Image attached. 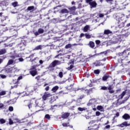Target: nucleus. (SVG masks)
I'll use <instances>...</instances> for the list:
<instances>
[{
	"label": "nucleus",
	"instance_id": "nucleus-1",
	"mask_svg": "<svg viewBox=\"0 0 130 130\" xmlns=\"http://www.w3.org/2000/svg\"><path fill=\"white\" fill-rule=\"evenodd\" d=\"M4 71L6 74H16V73H18L20 71L17 67H11L8 65L5 68Z\"/></svg>",
	"mask_w": 130,
	"mask_h": 130
},
{
	"label": "nucleus",
	"instance_id": "nucleus-2",
	"mask_svg": "<svg viewBox=\"0 0 130 130\" xmlns=\"http://www.w3.org/2000/svg\"><path fill=\"white\" fill-rule=\"evenodd\" d=\"M118 55L121 56L122 60H124V59L128 57L129 52H128L127 50H124L123 52L118 53Z\"/></svg>",
	"mask_w": 130,
	"mask_h": 130
},
{
	"label": "nucleus",
	"instance_id": "nucleus-3",
	"mask_svg": "<svg viewBox=\"0 0 130 130\" xmlns=\"http://www.w3.org/2000/svg\"><path fill=\"white\" fill-rule=\"evenodd\" d=\"M61 64V61L57 60H55L49 65V68H55L56 66Z\"/></svg>",
	"mask_w": 130,
	"mask_h": 130
},
{
	"label": "nucleus",
	"instance_id": "nucleus-4",
	"mask_svg": "<svg viewBox=\"0 0 130 130\" xmlns=\"http://www.w3.org/2000/svg\"><path fill=\"white\" fill-rule=\"evenodd\" d=\"M51 96L52 95L50 93L45 92L44 94L42 96L43 101H46V100H47V98H49V97H51Z\"/></svg>",
	"mask_w": 130,
	"mask_h": 130
},
{
	"label": "nucleus",
	"instance_id": "nucleus-5",
	"mask_svg": "<svg viewBox=\"0 0 130 130\" xmlns=\"http://www.w3.org/2000/svg\"><path fill=\"white\" fill-rule=\"evenodd\" d=\"M70 115H71V113L65 112L61 114V117L62 119H68L70 117Z\"/></svg>",
	"mask_w": 130,
	"mask_h": 130
},
{
	"label": "nucleus",
	"instance_id": "nucleus-6",
	"mask_svg": "<svg viewBox=\"0 0 130 130\" xmlns=\"http://www.w3.org/2000/svg\"><path fill=\"white\" fill-rule=\"evenodd\" d=\"M116 20L117 21V19H118L117 21V23L118 24V26L121 28V27H123V21H122V18H118V17H116Z\"/></svg>",
	"mask_w": 130,
	"mask_h": 130
},
{
	"label": "nucleus",
	"instance_id": "nucleus-7",
	"mask_svg": "<svg viewBox=\"0 0 130 130\" xmlns=\"http://www.w3.org/2000/svg\"><path fill=\"white\" fill-rule=\"evenodd\" d=\"M23 79V76H19L17 80H14L13 83L14 84H16L17 85L15 86V88H17L18 87V84H19V81L20 80H22Z\"/></svg>",
	"mask_w": 130,
	"mask_h": 130
},
{
	"label": "nucleus",
	"instance_id": "nucleus-8",
	"mask_svg": "<svg viewBox=\"0 0 130 130\" xmlns=\"http://www.w3.org/2000/svg\"><path fill=\"white\" fill-rule=\"evenodd\" d=\"M130 126V124L128 123L127 121H125L120 124V127H124V126L126 127V126Z\"/></svg>",
	"mask_w": 130,
	"mask_h": 130
},
{
	"label": "nucleus",
	"instance_id": "nucleus-9",
	"mask_svg": "<svg viewBox=\"0 0 130 130\" xmlns=\"http://www.w3.org/2000/svg\"><path fill=\"white\" fill-rule=\"evenodd\" d=\"M110 77V75H104L102 77V81L104 82H107V80H108Z\"/></svg>",
	"mask_w": 130,
	"mask_h": 130
},
{
	"label": "nucleus",
	"instance_id": "nucleus-10",
	"mask_svg": "<svg viewBox=\"0 0 130 130\" xmlns=\"http://www.w3.org/2000/svg\"><path fill=\"white\" fill-rule=\"evenodd\" d=\"M123 119H124L125 120H128V119H130V116L128 114L125 113L122 116Z\"/></svg>",
	"mask_w": 130,
	"mask_h": 130
},
{
	"label": "nucleus",
	"instance_id": "nucleus-11",
	"mask_svg": "<svg viewBox=\"0 0 130 130\" xmlns=\"http://www.w3.org/2000/svg\"><path fill=\"white\" fill-rule=\"evenodd\" d=\"M29 74H30L32 77H35V76L37 75V69H35V70H31L29 72Z\"/></svg>",
	"mask_w": 130,
	"mask_h": 130
},
{
	"label": "nucleus",
	"instance_id": "nucleus-12",
	"mask_svg": "<svg viewBox=\"0 0 130 130\" xmlns=\"http://www.w3.org/2000/svg\"><path fill=\"white\" fill-rule=\"evenodd\" d=\"M108 90H109V93L110 94H113L114 93V90H112V85H111L108 86Z\"/></svg>",
	"mask_w": 130,
	"mask_h": 130
},
{
	"label": "nucleus",
	"instance_id": "nucleus-13",
	"mask_svg": "<svg viewBox=\"0 0 130 130\" xmlns=\"http://www.w3.org/2000/svg\"><path fill=\"white\" fill-rule=\"evenodd\" d=\"M60 14H69V12L68 9L64 8L61 10L59 12Z\"/></svg>",
	"mask_w": 130,
	"mask_h": 130
},
{
	"label": "nucleus",
	"instance_id": "nucleus-14",
	"mask_svg": "<svg viewBox=\"0 0 130 130\" xmlns=\"http://www.w3.org/2000/svg\"><path fill=\"white\" fill-rule=\"evenodd\" d=\"M89 5L91 8H96V7H97V3L95 1H92Z\"/></svg>",
	"mask_w": 130,
	"mask_h": 130
},
{
	"label": "nucleus",
	"instance_id": "nucleus-15",
	"mask_svg": "<svg viewBox=\"0 0 130 130\" xmlns=\"http://www.w3.org/2000/svg\"><path fill=\"white\" fill-rule=\"evenodd\" d=\"M89 46L90 48H94L95 47V43L93 41H90L89 43Z\"/></svg>",
	"mask_w": 130,
	"mask_h": 130
},
{
	"label": "nucleus",
	"instance_id": "nucleus-16",
	"mask_svg": "<svg viewBox=\"0 0 130 130\" xmlns=\"http://www.w3.org/2000/svg\"><path fill=\"white\" fill-rule=\"evenodd\" d=\"M92 101V100H90L89 102L87 104V106H91V107L93 108V107H95V104H94L93 103L91 102Z\"/></svg>",
	"mask_w": 130,
	"mask_h": 130
},
{
	"label": "nucleus",
	"instance_id": "nucleus-17",
	"mask_svg": "<svg viewBox=\"0 0 130 130\" xmlns=\"http://www.w3.org/2000/svg\"><path fill=\"white\" fill-rule=\"evenodd\" d=\"M58 86H55L52 88L51 91H52L53 93H55V92L58 90Z\"/></svg>",
	"mask_w": 130,
	"mask_h": 130
},
{
	"label": "nucleus",
	"instance_id": "nucleus-18",
	"mask_svg": "<svg viewBox=\"0 0 130 130\" xmlns=\"http://www.w3.org/2000/svg\"><path fill=\"white\" fill-rule=\"evenodd\" d=\"M104 34L105 35H108L109 34H112V31H110L109 29H106L104 31Z\"/></svg>",
	"mask_w": 130,
	"mask_h": 130
},
{
	"label": "nucleus",
	"instance_id": "nucleus-19",
	"mask_svg": "<svg viewBox=\"0 0 130 130\" xmlns=\"http://www.w3.org/2000/svg\"><path fill=\"white\" fill-rule=\"evenodd\" d=\"M7 53V50L6 49H2L0 50V55H3Z\"/></svg>",
	"mask_w": 130,
	"mask_h": 130
},
{
	"label": "nucleus",
	"instance_id": "nucleus-20",
	"mask_svg": "<svg viewBox=\"0 0 130 130\" xmlns=\"http://www.w3.org/2000/svg\"><path fill=\"white\" fill-rule=\"evenodd\" d=\"M35 7L34 6H29L27 8V11H34Z\"/></svg>",
	"mask_w": 130,
	"mask_h": 130
},
{
	"label": "nucleus",
	"instance_id": "nucleus-21",
	"mask_svg": "<svg viewBox=\"0 0 130 130\" xmlns=\"http://www.w3.org/2000/svg\"><path fill=\"white\" fill-rule=\"evenodd\" d=\"M125 94H126V92L123 91L122 93L119 95V99H122V98H123V96H124V95H125Z\"/></svg>",
	"mask_w": 130,
	"mask_h": 130
},
{
	"label": "nucleus",
	"instance_id": "nucleus-22",
	"mask_svg": "<svg viewBox=\"0 0 130 130\" xmlns=\"http://www.w3.org/2000/svg\"><path fill=\"white\" fill-rule=\"evenodd\" d=\"M90 28V26L89 25H86L85 26H84V32H88V30H89Z\"/></svg>",
	"mask_w": 130,
	"mask_h": 130
},
{
	"label": "nucleus",
	"instance_id": "nucleus-23",
	"mask_svg": "<svg viewBox=\"0 0 130 130\" xmlns=\"http://www.w3.org/2000/svg\"><path fill=\"white\" fill-rule=\"evenodd\" d=\"M62 126H63L64 127H68V126H70V122H64L62 124Z\"/></svg>",
	"mask_w": 130,
	"mask_h": 130
},
{
	"label": "nucleus",
	"instance_id": "nucleus-24",
	"mask_svg": "<svg viewBox=\"0 0 130 130\" xmlns=\"http://www.w3.org/2000/svg\"><path fill=\"white\" fill-rule=\"evenodd\" d=\"M41 49H42V46L39 45L34 49V50H41Z\"/></svg>",
	"mask_w": 130,
	"mask_h": 130
},
{
	"label": "nucleus",
	"instance_id": "nucleus-25",
	"mask_svg": "<svg viewBox=\"0 0 130 130\" xmlns=\"http://www.w3.org/2000/svg\"><path fill=\"white\" fill-rule=\"evenodd\" d=\"M13 63H14V60L10 59V60H9L7 66H11V64H13Z\"/></svg>",
	"mask_w": 130,
	"mask_h": 130
},
{
	"label": "nucleus",
	"instance_id": "nucleus-26",
	"mask_svg": "<svg viewBox=\"0 0 130 130\" xmlns=\"http://www.w3.org/2000/svg\"><path fill=\"white\" fill-rule=\"evenodd\" d=\"M78 110H79V111H85V110H87V108L79 107Z\"/></svg>",
	"mask_w": 130,
	"mask_h": 130
},
{
	"label": "nucleus",
	"instance_id": "nucleus-27",
	"mask_svg": "<svg viewBox=\"0 0 130 130\" xmlns=\"http://www.w3.org/2000/svg\"><path fill=\"white\" fill-rule=\"evenodd\" d=\"M69 10H70L71 12H75V11H76V7L73 6L72 7H71L69 8Z\"/></svg>",
	"mask_w": 130,
	"mask_h": 130
},
{
	"label": "nucleus",
	"instance_id": "nucleus-28",
	"mask_svg": "<svg viewBox=\"0 0 130 130\" xmlns=\"http://www.w3.org/2000/svg\"><path fill=\"white\" fill-rule=\"evenodd\" d=\"M94 74H95V75H99L100 74V70L97 69L93 71Z\"/></svg>",
	"mask_w": 130,
	"mask_h": 130
},
{
	"label": "nucleus",
	"instance_id": "nucleus-29",
	"mask_svg": "<svg viewBox=\"0 0 130 130\" xmlns=\"http://www.w3.org/2000/svg\"><path fill=\"white\" fill-rule=\"evenodd\" d=\"M98 110H99L100 111H101L102 109H104V108L102 106H98L96 107Z\"/></svg>",
	"mask_w": 130,
	"mask_h": 130
},
{
	"label": "nucleus",
	"instance_id": "nucleus-30",
	"mask_svg": "<svg viewBox=\"0 0 130 130\" xmlns=\"http://www.w3.org/2000/svg\"><path fill=\"white\" fill-rule=\"evenodd\" d=\"M38 32L39 33V34H42L43 33H44V29H43L41 28H39Z\"/></svg>",
	"mask_w": 130,
	"mask_h": 130
},
{
	"label": "nucleus",
	"instance_id": "nucleus-31",
	"mask_svg": "<svg viewBox=\"0 0 130 130\" xmlns=\"http://www.w3.org/2000/svg\"><path fill=\"white\" fill-rule=\"evenodd\" d=\"M12 5L14 8H16V7H18V2H14L12 3Z\"/></svg>",
	"mask_w": 130,
	"mask_h": 130
},
{
	"label": "nucleus",
	"instance_id": "nucleus-32",
	"mask_svg": "<svg viewBox=\"0 0 130 130\" xmlns=\"http://www.w3.org/2000/svg\"><path fill=\"white\" fill-rule=\"evenodd\" d=\"M6 94H7V91H2L0 92V97L1 96H4V95H6Z\"/></svg>",
	"mask_w": 130,
	"mask_h": 130
},
{
	"label": "nucleus",
	"instance_id": "nucleus-33",
	"mask_svg": "<svg viewBox=\"0 0 130 130\" xmlns=\"http://www.w3.org/2000/svg\"><path fill=\"white\" fill-rule=\"evenodd\" d=\"M100 66H104V64L100 62V61H98L97 63H95V67H100Z\"/></svg>",
	"mask_w": 130,
	"mask_h": 130
},
{
	"label": "nucleus",
	"instance_id": "nucleus-34",
	"mask_svg": "<svg viewBox=\"0 0 130 130\" xmlns=\"http://www.w3.org/2000/svg\"><path fill=\"white\" fill-rule=\"evenodd\" d=\"M45 118L48 119V120H49L51 118L50 115H49V114H46L45 116Z\"/></svg>",
	"mask_w": 130,
	"mask_h": 130
},
{
	"label": "nucleus",
	"instance_id": "nucleus-35",
	"mask_svg": "<svg viewBox=\"0 0 130 130\" xmlns=\"http://www.w3.org/2000/svg\"><path fill=\"white\" fill-rule=\"evenodd\" d=\"M101 90L105 91L106 90H108V87L105 86H101Z\"/></svg>",
	"mask_w": 130,
	"mask_h": 130
},
{
	"label": "nucleus",
	"instance_id": "nucleus-36",
	"mask_svg": "<svg viewBox=\"0 0 130 130\" xmlns=\"http://www.w3.org/2000/svg\"><path fill=\"white\" fill-rule=\"evenodd\" d=\"M71 47H72V45L71 44H68L66 45L65 46V48H66V49L71 48Z\"/></svg>",
	"mask_w": 130,
	"mask_h": 130
},
{
	"label": "nucleus",
	"instance_id": "nucleus-37",
	"mask_svg": "<svg viewBox=\"0 0 130 130\" xmlns=\"http://www.w3.org/2000/svg\"><path fill=\"white\" fill-rule=\"evenodd\" d=\"M59 77L61 79L63 77V73L62 72H60L58 74Z\"/></svg>",
	"mask_w": 130,
	"mask_h": 130
},
{
	"label": "nucleus",
	"instance_id": "nucleus-38",
	"mask_svg": "<svg viewBox=\"0 0 130 130\" xmlns=\"http://www.w3.org/2000/svg\"><path fill=\"white\" fill-rule=\"evenodd\" d=\"M85 36L87 39H90V38H91V35L88 34H85Z\"/></svg>",
	"mask_w": 130,
	"mask_h": 130
},
{
	"label": "nucleus",
	"instance_id": "nucleus-39",
	"mask_svg": "<svg viewBox=\"0 0 130 130\" xmlns=\"http://www.w3.org/2000/svg\"><path fill=\"white\" fill-rule=\"evenodd\" d=\"M0 122H1V124H4V123H6V120H5L4 119H1Z\"/></svg>",
	"mask_w": 130,
	"mask_h": 130
},
{
	"label": "nucleus",
	"instance_id": "nucleus-40",
	"mask_svg": "<svg viewBox=\"0 0 130 130\" xmlns=\"http://www.w3.org/2000/svg\"><path fill=\"white\" fill-rule=\"evenodd\" d=\"M74 68V65H70V67L68 68V71H71V70H72V69Z\"/></svg>",
	"mask_w": 130,
	"mask_h": 130
},
{
	"label": "nucleus",
	"instance_id": "nucleus-41",
	"mask_svg": "<svg viewBox=\"0 0 130 130\" xmlns=\"http://www.w3.org/2000/svg\"><path fill=\"white\" fill-rule=\"evenodd\" d=\"M100 43H101V41H100V40H95V44H96V45H99Z\"/></svg>",
	"mask_w": 130,
	"mask_h": 130
},
{
	"label": "nucleus",
	"instance_id": "nucleus-42",
	"mask_svg": "<svg viewBox=\"0 0 130 130\" xmlns=\"http://www.w3.org/2000/svg\"><path fill=\"white\" fill-rule=\"evenodd\" d=\"M86 3L87 4H88V5H90L92 2H93V0H85Z\"/></svg>",
	"mask_w": 130,
	"mask_h": 130
},
{
	"label": "nucleus",
	"instance_id": "nucleus-43",
	"mask_svg": "<svg viewBox=\"0 0 130 130\" xmlns=\"http://www.w3.org/2000/svg\"><path fill=\"white\" fill-rule=\"evenodd\" d=\"M101 115V113L100 112H99V111H96V112H95V115H96V116H99L100 115Z\"/></svg>",
	"mask_w": 130,
	"mask_h": 130
},
{
	"label": "nucleus",
	"instance_id": "nucleus-44",
	"mask_svg": "<svg viewBox=\"0 0 130 130\" xmlns=\"http://www.w3.org/2000/svg\"><path fill=\"white\" fill-rule=\"evenodd\" d=\"M9 111H14V108L12 106H10L9 107Z\"/></svg>",
	"mask_w": 130,
	"mask_h": 130
},
{
	"label": "nucleus",
	"instance_id": "nucleus-45",
	"mask_svg": "<svg viewBox=\"0 0 130 130\" xmlns=\"http://www.w3.org/2000/svg\"><path fill=\"white\" fill-rule=\"evenodd\" d=\"M27 106H28L29 109H30V108H31V107H32V103H31V102H29V104L27 105Z\"/></svg>",
	"mask_w": 130,
	"mask_h": 130
},
{
	"label": "nucleus",
	"instance_id": "nucleus-46",
	"mask_svg": "<svg viewBox=\"0 0 130 130\" xmlns=\"http://www.w3.org/2000/svg\"><path fill=\"white\" fill-rule=\"evenodd\" d=\"M0 77L1 78H2V79H6V78H7V76L6 75H4L3 74H1L0 75Z\"/></svg>",
	"mask_w": 130,
	"mask_h": 130
},
{
	"label": "nucleus",
	"instance_id": "nucleus-47",
	"mask_svg": "<svg viewBox=\"0 0 130 130\" xmlns=\"http://www.w3.org/2000/svg\"><path fill=\"white\" fill-rule=\"evenodd\" d=\"M6 17H3L2 18H1V22L2 23H3V22L4 21H6Z\"/></svg>",
	"mask_w": 130,
	"mask_h": 130
},
{
	"label": "nucleus",
	"instance_id": "nucleus-48",
	"mask_svg": "<svg viewBox=\"0 0 130 130\" xmlns=\"http://www.w3.org/2000/svg\"><path fill=\"white\" fill-rule=\"evenodd\" d=\"M61 55H62V53H59V54H57V55H56L55 56V58H57V57H58V56H61Z\"/></svg>",
	"mask_w": 130,
	"mask_h": 130
},
{
	"label": "nucleus",
	"instance_id": "nucleus-49",
	"mask_svg": "<svg viewBox=\"0 0 130 130\" xmlns=\"http://www.w3.org/2000/svg\"><path fill=\"white\" fill-rule=\"evenodd\" d=\"M34 35H35V36H38V35H39V31H36L34 33Z\"/></svg>",
	"mask_w": 130,
	"mask_h": 130
},
{
	"label": "nucleus",
	"instance_id": "nucleus-50",
	"mask_svg": "<svg viewBox=\"0 0 130 130\" xmlns=\"http://www.w3.org/2000/svg\"><path fill=\"white\" fill-rule=\"evenodd\" d=\"M99 17L100 18H103V17H104V14L100 13L99 15Z\"/></svg>",
	"mask_w": 130,
	"mask_h": 130
},
{
	"label": "nucleus",
	"instance_id": "nucleus-51",
	"mask_svg": "<svg viewBox=\"0 0 130 130\" xmlns=\"http://www.w3.org/2000/svg\"><path fill=\"white\" fill-rule=\"evenodd\" d=\"M13 123H14V122H13L12 119H9V124H13Z\"/></svg>",
	"mask_w": 130,
	"mask_h": 130
},
{
	"label": "nucleus",
	"instance_id": "nucleus-52",
	"mask_svg": "<svg viewBox=\"0 0 130 130\" xmlns=\"http://www.w3.org/2000/svg\"><path fill=\"white\" fill-rule=\"evenodd\" d=\"M115 117H118V116H119V112H117L115 115Z\"/></svg>",
	"mask_w": 130,
	"mask_h": 130
},
{
	"label": "nucleus",
	"instance_id": "nucleus-53",
	"mask_svg": "<svg viewBox=\"0 0 130 130\" xmlns=\"http://www.w3.org/2000/svg\"><path fill=\"white\" fill-rule=\"evenodd\" d=\"M74 62H75V61H74V60H71L70 61V64H74Z\"/></svg>",
	"mask_w": 130,
	"mask_h": 130
},
{
	"label": "nucleus",
	"instance_id": "nucleus-54",
	"mask_svg": "<svg viewBox=\"0 0 130 130\" xmlns=\"http://www.w3.org/2000/svg\"><path fill=\"white\" fill-rule=\"evenodd\" d=\"M35 102L37 106H39V102H38V101H35Z\"/></svg>",
	"mask_w": 130,
	"mask_h": 130
},
{
	"label": "nucleus",
	"instance_id": "nucleus-55",
	"mask_svg": "<svg viewBox=\"0 0 130 130\" xmlns=\"http://www.w3.org/2000/svg\"><path fill=\"white\" fill-rule=\"evenodd\" d=\"M3 107H5L4 104L0 103V108H3Z\"/></svg>",
	"mask_w": 130,
	"mask_h": 130
},
{
	"label": "nucleus",
	"instance_id": "nucleus-56",
	"mask_svg": "<svg viewBox=\"0 0 130 130\" xmlns=\"http://www.w3.org/2000/svg\"><path fill=\"white\" fill-rule=\"evenodd\" d=\"M18 60L20 62L24 61V59L23 58H18Z\"/></svg>",
	"mask_w": 130,
	"mask_h": 130
},
{
	"label": "nucleus",
	"instance_id": "nucleus-57",
	"mask_svg": "<svg viewBox=\"0 0 130 130\" xmlns=\"http://www.w3.org/2000/svg\"><path fill=\"white\" fill-rule=\"evenodd\" d=\"M35 70H37L36 68H35V67L33 66L31 69L30 70L31 71H35Z\"/></svg>",
	"mask_w": 130,
	"mask_h": 130
},
{
	"label": "nucleus",
	"instance_id": "nucleus-58",
	"mask_svg": "<svg viewBox=\"0 0 130 130\" xmlns=\"http://www.w3.org/2000/svg\"><path fill=\"white\" fill-rule=\"evenodd\" d=\"M36 79L37 80V81H39V80H40V77L39 76H37L36 77Z\"/></svg>",
	"mask_w": 130,
	"mask_h": 130
},
{
	"label": "nucleus",
	"instance_id": "nucleus-59",
	"mask_svg": "<svg viewBox=\"0 0 130 130\" xmlns=\"http://www.w3.org/2000/svg\"><path fill=\"white\" fill-rule=\"evenodd\" d=\"M45 90H46V91H48L49 90V86H47L46 87V88H45Z\"/></svg>",
	"mask_w": 130,
	"mask_h": 130
},
{
	"label": "nucleus",
	"instance_id": "nucleus-60",
	"mask_svg": "<svg viewBox=\"0 0 130 130\" xmlns=\"http://www.w3.org/2000/svg\"><path fill=\"white\" fill-rule=\"evenodd\" d=\"M84 95H81V96L79 97V98L78 99L81 100V99H83V98H84Z\"/></svg>",
	"mask_w": 130,
	"mask_h": 130
},
{
	"label": "nucleus",
	"instance_id": "nucleus-61",
	"mask_svg": "<svg viewBox=\"0 0 130 130\" xmlns=\"http://www.w3.org/2000/svg\"><path fill=\"white\" fill-rule=\"evenodd\" d=\"M29 57L30 58H32L33 57H34V54H31V55H29Z\"/></svg>",
	"mask_w": 130,
	"mask_h": 130
},
{
	"label": "nucleus",
	"instance_id": "nucleus-62",
	"mask_svg": "<svg viewBox=\"0 0 130 130\" xmlns=\"http://www.w3.org/2000/svg\"><path fill=\"white\" fill-rule=\"evenodd\" d=\"M107 3H111V2H113V0H106Z\"/></svg>",
	"mask_w": 130,
	"mask_h": 130
},
{
	"label": "nucleus",
	"instance_id": "nucleus-63",
	"mask_svg": "<svg viewBox=\"0 0 130 130\" xmlns=\"http://www.w3.org/2000/svg\"><path fill=\"white\" fill-rule=\"evenodd\" d=\"M103 53H104L105 54V55H106V54H107V52H106V51L102 52L101 53V54H102Z\"/></svg>",
	"mask_w": 130,
	"mask_h": 130
},
{
	"label": "nucleus",
	"instance_id": "nucleus-64",
	"mask_svg": "<svg viewBox=\"0 0 130 130\" xmlns=\"http://www.w3.org/2000/svg\"><path fill=\"white\" fill-rule=\"evenodd\" d=\"M106 128H110V125H107L105 126Z\"/></svg>",
	"mask_w": 130,
	"mask_h": 130
}]
</instances>
